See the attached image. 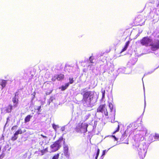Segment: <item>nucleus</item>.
<instances>
[{"label": "nucleus", "instance_id": "obj_1", "mask_svg": "<svg viewBox=\"0 0 159 159\" xmlns=\"http://www.w3.org/2000/svg\"><path fill=\"white\" fill-rule=\"evenodd\" d=\"M81 91V94L83 95L82 102L84 106L87 107H91V100L93 99V95L91 94L92 92L87 91L85 89H83Z\"/></svg>", "mask_w": 159, "mask_h": 159}, {"label": "nucleus", "instance_id": "obj_2", "mask_svg": "<svg viewBox=\"0 0 159 159\" xmlns=\"http://www.w3.org/2000/svg\"><path fill=\"white\" fill-rule=\"evenodd\" d=\"M63 142V144L65 143V139H64L62 136L55 141L54 143L50 146L52 152H55L58 150L61 146V142Z\"/></svg>", "mask_w": 159, "mask_h": 159}, {"label": "nucleus", "instance_id": "obj_3", "mask_svg": "<svg viewBox=\"0 0 159 159\" xmlns=\"http://www.w3.org/2000/svg\"><path fill=\"white\" fill-rule=\"evenodd\" d=\"M97 112H101L103 114L106 116H108V113L107 108L106 107L105 104L100 105L97 108Z\"/></svg>", "mask_w": 159, "mask_h": 159}, {"label": "nucleus", "instance_id": "obj_4", "mask_svg": "<svg viewBox=\"0 0 159 159\" xmlns=\"http://www.w3.org/2000/svg\"><path fill=\"white\" fill-rule=\"evenodd\" d=\"M152 42V39H150L148 37H143L140 41L141 44L142 45L146 47L149 46Z\"/></svg>", "mask_w": 159, "mask_h": 159}, {"label": "nucleus", "instance_id": "obj_5", "mask_svg": "<svg viewBox=\"0 0 159 159\" xmlns=\"http://www.w3.org/2000/svg\"><path fill=\"white\" fill-rule=\"evenodd\" d=\"M83 123L81 125L79 124L75 129V130L77 132H79L81 131V129H84V132H86L87 131V128L88 126V125L87 123L84 124V125L82 126V125Z\"/></svg>", "mask_w": 159, "mask_h": 159}, {"label": "nucleus", "instance_id": "obj_6", "mask_svg": "<svg viewBox=\"0 0 159 159\" xmlns=\"http://www.w3.org/2000/svg\"><path fill=\"white\" fill-rule=\"evenodd\" d=\"M26 131L25 130L22 131L21 129H19L11 137V139L12 141H14L16 140L18 138V135L19 134H21Z\"/></svg>", "mask_w": 159, "mask_h": 159}, {"label": "nucleus", "instance_id": "obj_7", "mask_svg": "<svg viewBox=\"0 0 159 159\" xmlns=\"http://www.w3.org/2000/svg\"><path fill=\"white\" fill-rule=\"evenodd\" d=\"M149 46H151V49L153 51H156L159 49V40H156L152 44H150Z\"/></svg>", "mask_w": 159, "mask_h": 159}, {"label": "nucleus", "instance_id": "obj_8", "mask_svg": "<svg viewBox=\"0 0 159 159\" xmlns=\"http://www.w3.org/2000/svg\"><path fill=\"white\" fill-rule=\"evenodd\" d=\"M64 75L62 74H60L57 75L52 77V80L53 81H55L56 80L60 81L63 80L64 78Z\"/></svg>", "mask_w": 159, "mask_h": 159}, {"label": "nucleus", "instance_id": "obj_9", "mask_svg": "<svg viewBox=\"0 0 159 159\" xmlns=\"http://www.w3.org/2000/svg\"><path fill=\"white\" fill-rule=\"evenodd\" d=\"M135 20H136L135 22H136V24L134 23V25H133V26L142 25V20L140 18H137L135 19Z\"/></svg>", "mask_w": 159, "mask_h": 159}, {"label": "nucleus", "instance_id": "obj_10", "mask_svg": "<svg viewBox=\"0 0 159 159\" xmlns=\"http://www.w3.org/2000/svg\"><path fill=\"white\" fill-rule=\"evenodd\" d=\"M12 102L14 104L13 105V107H16L19 103L18 102L19 100L18 98H17L15 97H14L12 99Z\"/></svg>", "mask_w": 159, "mask_h": 159}, {"label": "nucleus", "instance_id": "obj_11", "mask_svg": "<svg viewBox=\"0 0 159 159\" xmlns=\"http://www.w3.org/2000/svg\"><path fill=\"white\" fill-rule=\"evenodd\" d=\"M68 148L67 146L65 145L63 147L64 154L65 156L66 157L69 156V153L68 152Z\"/></svg>", "mask_w": 159, "mask_h": 159}, {"label": "nucleus", "instance_id": "obj_12", "mask_svg": "<svg viewBox=\"0 0 159 159\" xmlns=\"http://www.w3.org/2000/svg\"><path fill=\"white\" fill-rule=\"evenodd\" d=\"M13 108V106L11 104H9L6 107V111L7 112L9 113L11 112Z\"/></svg>", "mask_w": 159, "mask_h": 159}, {"label": "nucleus", "instance_id": "obj_13", "mask_svg": "<svg viewBox=\"0 0 159 159\" xmlns=\"http://www.w3.org/2000/svg\"><path fill=\"white\" fill-rule=\"evenodd\" d=\"M129 43H130L129 41H128L125 44L124 48L121 50V51L120 52V53H122V52H123L125 51L127 49V48L128 47L129 45Z\"/></svg>", "mask_w": 159, "mask_h": 159}, {"label": "nucleus", "instance_id": "obj_14", "mask_svg": "<svg viewBox=\"0 0 159 159\" xmlns=\"http://www.w3.org/2000/svg\"><path fill=\"white\" fill-rule=\"evenodd\" d=\"M6 83V80H0V85L2 86V89L5 87Z\"/></svg>", "mask_w": 159, "mask_h": 159}, {"label": "nucleus", "instance_id": "obj_15", "mask_svg": "<svg viewBox=\"0 0 159 159\" xmlns=\"http://www.w3.org/2000/svg\"><path fill=\"white\" fill-rule=\"evenodd\" d=\"M32 117V116L30 115H28L25 118V122L27 123L30 121Z\"/></svg>", "mask_w": 159, "mask_h": 159}, {"label": "nucleus", "instance_id": "obj_16", "mask_svg": "<svg viewBox=\"0 0 159 159\" xmlns=\"http://www.w3.org/2000/svg\"><path fill=\"white\" fill-rule=\"evenodd\" d=\"M69 85V83H67L65 84V85H62L61 87V91H64L66 89Z\"/></svg>", "mask_w": 159, "mask_h": 159}, {"label": "nucleus", "instance_id": "obj_17", "mask_svg": "<svg viewBox=\"0 0 159 159\" xmlns=\"http://www.w3.org/2000/svg\"><path fill=\"white\" fill-rule=\"evenodd\" d=\"M59 155V153L55 154L53 156L52 159H58Z\"/></svg>", "mask_w": 159, "mask_h": 159}, {"label": "nucleus", "instance_id": "obj_18", "mask_svg": "<svg viewBox=\"0 0 159 159\" xmlns=\"http://www.w3.org/2000/svg\"><path fill=\"white\" fill-rule=\"evenodd\" d=\"M108 106L110 108L111 111L112 112L113 111V105L112 104L111 102L109 103Z\"/></svg>", "mask_w": 159, "mask_h": 159}, {"label": "nucleus", "instance_id": "obj_19", "mask_svg": "<svg viewBox=\"0 0 159 159\" xmlns=\"http://www.w3.org/2000/svg\"><path fill=\"white\" fill-rule=\"evenodd\" d=\"M69 84H72L74 83V80L73 78H69Z\"/></svg>", "mask_w": 159, "mask_h": 159}, {"label": "nucleus", "instance_id": "obj_20", "mask_svg": "<svg viewBox=\"0 0 159 159\" xmlns=\"http://www.w3.org/2000/svg\"><path fill=\"white\" fill-rule=\"evenodd\" d=\"M99 152H100V150L99 148H98V149H97V153L96 154V156H95V159H97V158L98 157L99 155Z\"/></svg>", "mask_w": 159, "mask_h": 159}, {"label": "nucleus", "instance_id": "obj_21", "mask_svg": "<svg viewBox=\"0 0 159 159\" xmlns=\"http://www.w3.org/2000/svg\"><path fill=\"white\" fill-rule=\"evenodd\" d=\"M154 137L155 139L159 140V134H155Z\"/></svg>", "mask_w": 159, "mask_h": 159}, {"label": "nucleus", "instance_id": "obj_22", "mask_svg": "<svg viewBox=\"0 0 159 159\" xmlns=\"http://www.w3.org/2000/svg\"><path fill=\"white\" fill-rule=\"evenodd\" d=\"M119 129H120V126H119V124H118L117 125V127L115 131L113 132V134H114L115 133H116V132L118 131L119 130Z\"/></svg>", "mask_w": 159, "mask_h": 159}, {"label": "nucleus", "instance_id": "obj_23", "mask_svg": "<svg viewBox=\"0 0 159 159\" xmlns=\"http://www.w3.org/2000/svg\"><path fill=\"white\" fill-rule=\"evenodd\" d=\"M48 152V149L47 148H45L44 149H43L41 150V152L43 154L45 152Z\"/></svg>", "mask_w": 159, "mask_h": 159}, {"label": "nucleus", "instance_id": "obj_24", "mask_svg": "<svg viewBox=\"0 0 159 159\" xmlns=\"http://www.w3.org/2000/svg\"><path fill=\"white\" fill-rule=\"evenodd\" d=\"M52 126L53 128L55 130H56L57 129V125H55L54 124H53L52 125Z\"/></svg>", "mask_w": 159, "mask_h": 159}, {"label": "nucleus", "instance_id": "obj_25", "mask_svg": "<svg viewBox=\"0 0 159 159\" xmlns=\"http://www.w3.org/2000/svg\"><path fill=\"white\" fill-rule=\"evenodd\" d=\"M17 127V125H15L13 126L11 128V129L12 130H14L16 129Z\"/></svg>", "mask_w": 159, "mask_h": 159}, {"label": "nucleus", "instance_id": "obj_26", "mask_svg": "<svg viewBox=\"0 0 159 159\" xmlns=\"http://www.w3.org/2000/svg\"><path fill=\"white\" fill-rule=\"evenodd\" d=\"M105 90L102 92V98H104L105 96Z\"/></svg>", "mask_w": 159, "mask_h": 159}, {"label": "nucleus", "instance_id": "obj_27", "mask_svg": "<svg viewBox=\"0 0 159 159\" xmlns=\"http://www.w3.org/2000/svg\"><path fill=\"white\" fill-rule=\"evenodd\" d=\"M112 137L114 139L115 141H117L118 140V139L115 135H112Z\"/></svg>", "mask_w": 159, "mask_h": 159}, {"label": "nucleus", "instance_id": "obj_28", "mask_svg": "<svg viewBox=\"0 0 159 159\" xmlns=\"http://www.w3.org/2000/svg\"><path fill=\"white\" fill-rule=\"evenodd\" d=\"M106 152V150H104L102 151V156H103V155H105Z\"/></svg>", "mask_w": 159, "mask_h": 159}, {"label": "nucleus", "instance_id": "obj_29", "mask_svg": "<svg viewBox=\"0 0 159 159\" xmlns=\"http://www.w3.org/2000/svg\"><path fill=\"white\" fill-rule=\"evenodd\" d=\"M18 92H16L15 93V96L14 97H16V96H18Z\"/></svg>", "mask_w": 159, "mask_h": 159}, {"label": "nucleus", "instance_id": "obj_30", "mask_svg": "<svg viewBox=\"0 0 159 159\" xmlns=\"http://www.w3.org/2000/svg\"><path fill=\"white\" fill-rule=\"evenodd\" d=\"M41 106H39L38 107L37 110L38 111H40V109H41Z\"/></svg>", "mask_w": 159, "mask_h": 159}, {"label": "nucleus", "instance_id": "obj_31", "mask_svg": "<svg viewBox=\"0 0 159 159\" xmlns=\"http://www.w3.org/2000/svg\"><path fill=\"white\" fill-rule=\"evenodd\" d=\"M89 60H90V62L91 63H93V61L92 59L91 58V57H90Z\"/></svg>", "mask_w": 159, "mask_h": 159}, {"label": "nucleus", "instance_id": "obj_32", "mask_svg": "<svg viewBox=\"0 0 159 159\" xmlns=\"http://www.w3.org/2000/svg\"><path fill=\"white\" fill-rule=\"evenodd\" d=\"M41 136H42L43 138H47V137L46 136L43 135L42 134H41Z\"/></svg>", "mask_w": 159, "mask_h": 159}, {"label": "nucleus", "instance_id": "obj_33", "mask_svg": "<svg viewBox=\"0 0 159 159\" xmlns=\"http://www.w3.org/2000/svg\"><path fill=\"white\" fill-rule=\"evenodd\" d=\"M4 157V156H2V154L0 155V158H2Z\"/></svg>", "mask_w": 159, "mask_h": 159}, {"label": "nucleus", "instance_id": "obj_34", "mask_svg": "<svg viewBox=\"0 0 159 159\" xmlns=\"http://www.w3.org/2000/svg\"><path fill=\"white\" fill-rule=\"evenodd\" d=\"M9 118H7V120L8 119H9Z\"/></svg>", "mask_w": 159, "mask_h": 159}, {"label": "nucleus", "instance_id": "obj_35", "mask_svg": "<svg viewBox=\"0 0 159 159\" xmlns=\"http://www.w3.org/2000/svg\"><path fill=\"white\" fill-rule=\"evenodd\" d=\"M115 114V113H113L114 115H115V114Z\"/></svg>", "mask_w": 159, "mask_h": 159}]
</instances>
